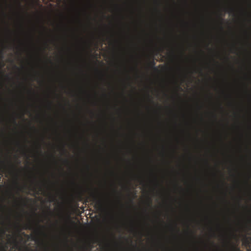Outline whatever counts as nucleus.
Returning a JSON list of instances; mask_svg holds the SVG:
<instances>
[{
  "mask_svg": "<svg viewBox=\"0 0 251 251\" xmlns=\"http://www.w3.org/2000/svg\"><path fill=\"white\" fill-rule=\"evenodd\" d=\"M96 205L98 207L101 208L103 205V202L101 200L96 199Z\"/></svg>",
  "mask_w": 251,
  "mask_h": 251,
  "instance_id": "obj_1",
  "label": "nucleus"
},
{
  "mask_svg": "<svg viewBox=\"0 0 251 251\" xmlns=\"http://www.w3.org/2000/svg\"><path fill=\"white\" fill-rule=\"evenodd\" d=\"M150 64L151 66V67H152V68L154 69L155 70H156L157 69L155 66V63L154 61H152L150 62Z\"/></svg>",
  "mask_w": 251,
  "mask_h": 251,
  "instance_id": "obj_2",
  "label": "nucleus"
},
{
  "mask_svg": "<svg viewBox=\"0 0 251 251\" xmlns=\"http://www.w3.org/2000/svg\"><path fill=\"white\" fill-rule=\"evenodd\" d=\"M249 239L251 241V238L250 237H247L246 236H245V240L244 242L246 243L247 244H249L250 242L249 241Z\"/></svg>",
  "mask_w": 251,
  "mask_h": 251,
  "instance_id": "obj_3",
  "label": "nucleus"
},
{
  "mask_svg": "<svg viewBox=\"0 0 251 251\" xmlns=\"http://www.w3.org/2000/svg\"><path fill=\"white\" fill-rule=\"evenodd\" d=\"M50 198L52 201H54L56 200V197L54 195H52V194H50Z\"/></svg>",
  "mask_w": 251,
  "mask_h": 251,
  "instance_id": "obj_4",
  "label": "nucleus"
},
{
  "mask_svg": "<svg viewBox=\"0 0 251 251\" xmlns=\"http://www.w3.org/2000/svg\"><path fill=\"white\" fill-rule=\"evenodd\" d=\"M32 228V226H26L25 227V229L28 228V229H31Z\"/></svg>",
  "mask_w": 251,
  "mask_h": 251,
  "instance_id": "obj_5",
  "label": "nucleus"
},
{
  "mask_svg": "<svg viewBox=\"0 0 251 251\" xmlns=\"http://www.w3.org/2000/svg\"><path fill=\"white\" fill-rule=\"evenodd\" d=\"M234 11V9L232 8H229V13H233Z\"/></svg>",
  "mask_w": 251,
  "mask_h": 251,
  "instance_id": "obj_6",
  "label": "nucleus"
},
{
  "mask_svg": "<svg viewBox=\"0 0 251 251\" xmlns=\"http://www.w3.org/2000/svg\"><path fill=\"white\" fill-rule=\"evenodd\" d=\"M151 203H152L151 200V199H149V205H151Z\"/></svg>",
  "mask_w": 251,
  "mask_h": 251,
  "instance_id": "obj_7",
  "label": "nucleus"
},
{
  "mask_svg": "<svg viewBox=\"0 0 251 251\" xmlns=\"http://www.w3.org/2000/svg\"><path fill=\"white\" fill-rule=\"evenodd\" d=\"M36 238L35 235L32 236V240H36Z\"/></svg>",
  "mask_w": 251,
  "mask_h": 251,
  "instance_id": "obj_8",
  "label": "nucleus"
},
{
  "mask_svg": "<svg viewBox=\"0 0 251 251\" xmlns=\"http://www.w3.org/2000/svg\"><path fill=\"white\" fill-rule=\"evenodd\" d=\"M10 167L12 169H15L16 168V166L12 165V164H10Z\"/></svg>",
  "mask_w": 251,
  "mask_h": 251,
  "instance_id": "obj_9",
  "label": "nucleus"
},
{
  "mask_svg": "<svg viewBox=\"0 0 251 251\" xmlns=\"http://www.w3.org/2000/svg\"><path fill=\"white\" fill-rule=\"evenodd\" d=\"M2 163H3V169L6 168V166L5 165V164L3 162H2Z\"/></svg>",
  "mask_w": 251,
  "mask_h": 251,
  "instance_id": "obj_10",
  "label": "nucleus"
},
{
  "mask_svg": "<svg viewBox=\"0 0 251 251\" xmlns=\"http://www.w3.org/2000/svg\"><path fill=\"white\" fill-rule=\"evenodd\" d=\"M13 123H14V124H16V121L15 119L13 120Z\"/></svg>",
  "mask_w": 251,
  "mask_h": 251,
  "instance_id": "obj_11",
  "label": "nucleus"
},
{
  "mask_svg": "<svg viewBox=\"0 0 251 251\" xmlns=\"http://www.w3.org/2000/svg\"><path fill=\"white\" fill-rule=\"evenodd\" d=\"M236 251H241V250H240L239 248L236 249Z\"/></svg>",
  "mask_w": 251,
  "mask_h": 251,
  "instance_id": "obj_12",
  "label": "nucleus"
},
{
  "mask_svg": "<svg viewBox=\"0 0 251 251\" xmlns=\"http://www.w3.org/2000/svg\"><path fill=\"white\" fill-rule=\"evenodd\" d=\"M2 232L3 234H4L5 231L4 230H3V229L2 230Z\"/></svg>",
  "mask_w": 251,
  "mask_h": 251,
  "instance_id": "obj_13",
  "label": "nucleus"
},
{
  "mask_svg": "<svg viewBox=\"0 0 251 251\" xmlns=\"http://www.w3.org/2000/svg\"><path fill=\"white\" fill-rule=\"evenodd\" d=\"M16 184L17 186L18 187L19 184H18V182H16Z\"/></svg>",
  "mask_w": 251,
  "mask_h": 251,
  "instance_id": "obj_14",
  "label": "nucleus"
},
{
  "mask_svg": "<svg viewBox=\"0 0 251 251\" xmlns=\"http://www.w3.org/2000/svg\"><path fill=\"white\" fill-rule=\"evenodd\" d=\"M65 162H66L67 163H68V162H69V161H68V160H67V159H66V160H65Z\"/></svg>",
  "mask_w": 251,
  "mask_h": 251,
  "instance_id": "obj_15",
  "label": "nucleus"
},
{
  "mask_svg": "<svg viewBox=\"0 0 251 251\" xmlns=\"http://www.w3.org/2000/svg\"><path fill=\"white\" fill-rule=\"evenodd\" d=\"M176 229H177V230L178 231V230H178V228L177 227V226H176Z\"/></svg>",
  "mask_w": 251,
  "mask_h": 251,
  "instance_id": "obj_16",
  "label": "nucleus"
},
{
  "mask_svg": "<svg viewBox=\"0 0 251 251\" xmlns=\"http://www.w3.org/2000/svg\"><path fill=\"white\" fill-rule=\"evenodd\" d=\"M220 20H223V19H222V18H220Z\"/></svg>",
  "mask_w": 251,
  "mask_h": 251,
  "instance_id": "obj_17",
  "label": "nucleus"
},
{
  "mask_svg": "<svg viewBox=\"0 0 251 251\" xmlns=\"http://www.w3.org/2000/svg\"><path fill=\"white\" fill-rule=\"evenodd\" d=\"M3 251H5V250L4 249H3Z\"/></svg>",
  "mask_w": 251,
  "mask_h": 251,
  "instance_id": "obj_18",
  "label": "nucleus"
},
{
  "mask_svg": "<svg viewBox=\"0 0 251 251\" xmlns=\"http://www.w3.org/2000/svg\"><path fill=\"white\" fill-rule=\"evenodd\" d=\"M1 171V168H0V172Z\"/></svg>",
  "mask_w": 251,
  "mask_h": 251,
  "instance_id": "obj_19",
  "label": "nucleus"
}]
</instances>
